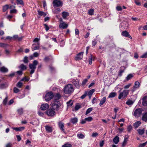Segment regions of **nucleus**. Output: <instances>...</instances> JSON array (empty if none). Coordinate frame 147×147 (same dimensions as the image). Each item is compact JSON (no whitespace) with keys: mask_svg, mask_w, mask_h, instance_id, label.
<instances>
[{"mask_svg":"<svg viewBox=\"0 0 147 147\" xmlns=\"http://www.w3.org/2000/svg\"><path fill=\"white\" fill-rule=\"evenodd\" d=\"M74 88L71 84H68L66 85L63 88L64 93L67 94H71L74 92Z\"/></svg>","mask_w":147,"mask_h":147,"instance_id":"1","label":"nucleus"},{"mask_svg":"<svg viewBox=\"0 0 147 147\" xmlns=\"http://www.w3.org/2000/svg\"><path fill=\"white\" fill-rule=\"evenodd\" d=\"M52 109L56 111H58L61 105V103L58 100H54L51 103Z\"/></svg>","mask_w":147,"mask_h":147,"instance_id":"2","label":"nucleus"},{"mask_svg":"<svg viewBox=\"0 0 147 147\" xmlns=\"http://www.w3.org/2000/svg\"><path fill=\"white\" fill-rule=\"evenodd\" d=\"M38 64V61L37 60H34L32 63L29 64V67L31 69L30 71V74H32L34 72L35 69L36 68V66Z\"/></svg>","mask_w":147,"mask_h":147,"instance_id":"3","label":"nucleus"},{"mask_svg":"<svg viewBox=\"0 0 147 147\" xmlns=\"http://www.w3.org/2000/svg\"><path fill=\"white\" fill-rule=\"evenodd\" d=\"M129 90H124L123 91L120 93L118 97V98L119 99L121 98H124L129 94Z\"/></svg>","mask_w":147,"mask_h":147,"instance_id":"4","label":"nucleus"},{"mask_svg":"<svg viewBox=\"0 0 147 147\" xmlns=\"http://www.w3.org/2000/svg\"><path fill=\"white\" fill-rule=\"evenodd\" d=\"M53 3L55 8L56 7H61L63 5L62 2L59 0H54Z\"/></svg>","mask_w":147,"mask_h":147,"instance_id":"5","label":"nucleus"},{"mask_svg":"<svg viewBox=\"0 0 147 147\" xmlns=\"http://www.w3.org/2000/svg\"><path fill=\"white\" fill-rule=\"evenodd\" d=\"M142 111L143 110L141 108L136 109L134 112V115L136 118L139 117L141 115Z\"/></svg>","mask_w":147,"mask_h":147,"instance_id":"6","label":"nucleus"},{"mask_svg":"<svg viewBox=\"0 0 147 147\" xmlns=\"http://www.w3.org/2000/svg\"><path fill=\"white\" fill-rule=\"evenodd\" d=\"M54 96L53 93L50 92H48L46 94L45 98V100L48 101L53 98Z\"/></svg>","mask_w":147,"mask_h":147,"instance_id":"7","label":"nucleus"},{"mask_svg":"<svg viewBox=\"0 0 147 147\" xmlns=\"http://www.w3.org/2000/svg\"><path fill=\"white\" fill-rule=\"evenodd\" d=\"M140 86V83L138 81H136L134 83V86L131 88V90L133 92L136 89H138Z\"/></svg>","mask_w":147,"mask_h":147,"instance_id":"8","label":"nucleus"},{"mask_svg":"<svg viewBox=\"0 0 147 147\" xmlns=\"http://www.w3.org/2000/svg\"><path fill=\"white\" fill-rule=\"evenodd\" d=\"M72 83L77 88L79 89L80 86V84H79V80L77 79L75 80L73 79L72 81Z\"/></svg>","mask_w":147,"mask_h":147,"instance_id":"9","label":"nucleus"},{"mask_svg":"<svg viewBox=\"0 0 147 147\" xmlns=\"http://www.w3.org/2000/svg\"><path fill=\"white\" fill-rule=\"evenodd\" d=\"M61 22L60 24L59 27L60 28L62 29H65L67 28L68 26V24L65 22H63L62 20H61Z\"/></svg>","mask_w":147,"mask_h":147,"instance_id":"10","label":"nucleus"},{"mask_svg":"<svg viewBox=\"0 0 147 147\" xmlns=\"http://www.w3.org/2000/svg\"><path fill=\"white\" fill-rule=\"evenodd\" d=\"M58 125L60 130L64 133L65 134H66L65 131L64 129V124L61 122H59L58 123Z\"/></svg>","mask_w":147,"mask_h":147,"instance_id":"11","label":"nucleus"},{"mask_svg":"<svg viewBox=\"0 0 147 147\" xmlns=\"http://www.w3.org/2000/svg\"><path fill=\"white\" fill-rule=\"evenodd\" d=\"M47 114L49 116H53L55 115V112L54 110L51 109H49L46 112Z\"/></svg>","mask_w":147,"mask_h":147,"instance_id":"12","label":"nucleus"},{"mask_svg":"<svg viewBox=\"0 0 147 147\" xmlns=\"http://www.w3.org/2000/svg\"><path fill=\"white\" fill-rule=\"evenodd\" d=\"M49 107V105L48 104H43L41 106L40 109L44 111L47 109Z\"/></svg>","mask_w":147,"mask_h":147,"instance_id":"13","label":"nucleus"},{"mask_svg":"<svg viewBox=\"0 0 147 147\" xmlns=\"http://www.w3.org/2000/svg\"><path fill=\"white\" fill-rule=\"evenodd\" d=\"M142 104L144 106H147V96L144 97L142 99Z\"/></svg>","mask_w":147,"mask_h":147,"instance_id":"14","label":"nucleus"},{"mask_svg":"<svg viewBox=\"0 0 147 147\" xmlns=\"http://www.w3.org/2000/svg\"><path fill=\"white\" fill-rule=\"evenodd\" d=\"M84 53L83 52H80L78 54L76 57L75 58L76 60H79L83 58V55Z\"/></svg>","mask_w":147,"mask_h":147,"instance_id":"15","label":"nucleus"},{"mask_svg":"<svg viewBox=\"0 0 147 147\" xmlns=\"http://www.w3.org/2000/svg\"><path fill=\"white\" fill-rule=\"evenodd\" d=\"M39 45V42H38V43H37V46H34L35 44H33L32 47V51H34L35 50L38 49L40 47Z\"/></svg>","mask_w":147,"mask_h":147,"instance_id":"16","label":"nucleus"},{"mask_svg":"<svg viewBox=\"0 0 147 147\" xmlns=\"http://www.w3.org/2000/svg\"><path fill=\"white\" fill-rule=\"evenodd\" d=\"M121 34L122 36L125 37H128L129 38H131V37L129 34V33L126 31H123L121 33Z\"/></svg>","mask_w":147,"mask_h":147,"instance_id":"17","label":"nucleus"},{"mask_svg":"<svg viewBox=\"0 0 147 147\" xmlns=\"http://www.w3.org/2000/svg\"><path fill=\"white\" fill-rule=\"evenodd\" d=\"M141 119L144 121L146 122L147 121V112L143 114Z\"/></svg>","mask_w":147,"mask_h":147,"instance_id":"18","label":"nucleus"},{"mask_svg":"<svg viewBox=\"0 0 147 147\" xmlns=\"http://www.w3.org/2000/svg\"><path fill=\"white\" fill-rule=\"evenodd\" d=\"M18 67L22 71L26 70L27 69L26 66L23 64H21Z\"/></svg>","mask_w":147,"mask_h":147,"instance_id":"19","label":"nucleus"},{"mask_svg":"<svg viewBox=\"0 0 147 147\" xmlns=\"http://www.w3.org/2000/svg\"><path fill=\"white\" fill-rule=\"evenodd\" d=\"M134 76L133 74H130L128 75L125 80V81H128L131 79Z\"/></svg>","mask_w":147,"mask_h":147,"instance_id":"20","label":"nucleus"},{"mask_svg":"<svg viewBox=\"0 0 147 147\" xmlns=\"http://www.w3.org/2000/svg\"><path fill=\"white\" fill-rule=\"evenodd\" d=\"M62 16L64 19H65L66 17L69 16V13L67 12L63 11L62 13Z\"/></svg>","mask_w":147,"mask_h":147,"instance_id":"21","label":"nucleus"},{"mask_svg":"<svg viewBox=\"0 0 147 147\" xmlns=\"http://www.w3.org/2000/svg\"><path fill=\"white\" fill-rule=\"evenodd\" d=\"M113 141L115 144H117L119 141V137L116 136L113 138Z\"/></svg>","mask_w":147,"mask_h":147,"instance_id":"22","label":"nucleus"},{"mask_svg":"<svg viewBox=\"0 0 147 147\" xmlns=\"http://www.w3.org/2000/svg\"><path fill=\"white\" fill-rule=\"evenodd\" d=\"M78 121V119L77 118L75 117L72 118L70 120V121L73 124L76 123Z\"/></svg>","mask_w":147,"mask_h":147,"instance_id":"23","label":"nucleus"},{"mask_svg":"<svg viewBox=\"0 0 147 147\" xmlns=\"http://www.w3.org/2000/svg\"><path fill=\"white\" fill-rule=\"evenodd\" d=\"M38 14L40 16H43L45 17L47 15L46 13L44 12L39 11V10L38 11Z\"/></svg>","mask_w":147,"mask_h":147,"instance_id":"24","label":"nucleus"},{"mask_svg":"<svg viewBox=\"0 0 147 147\" xmlns=\"http://www.w3.org/2000/svg\"><path fill=\"white\" fill-rule=\"evenodd\" d=\"M140 122L139 121H137L134 124V127L135 128H137L140 126Z\"/></svg>","mask_w":147,"mask_h":147,"instance_id":"25","label":"nucleus"},{"mask_svg":"<svg viewBox=\"0 0 147 147\" xmlns=\"http://www.w3.org/2000/svg\"><path fill=\"white\" fill-rule=\"evenodd\" d=\"M13 129L16 131H20L23 130L24 129V127H14Z\"/></svg>","mask_w":147,"mask_h":147,"instance_id":"26","label":"nucleus"},{"mask_svg":"<svg viewBox=\"0 0 147 147\" xmlns=\"http://www.w3.org/2000/svg\"><path fill=\"white\" fill-rule=\"evenodd\" d=\"M0 71L2 72H5L8 71V69L6 68L3 67L0 68Z\"/></svg>","mask_w":147,"mask_h":147,"instance_id":"27","label":"nucleus"},{"mask_svg":"<svg viewBox=\"0 0 147 147\" xmlns=\"http://www.w3.org/2000/svg\"><path fill=\"white\" fill-rule=\"evenodd\" d=\"M8 45V44L0 42V47L6 48Z\"/></svg>","mask_w":147,"mask_h":147,"instance_id":"28","label":"nucleus"},{"mask_svg":"<svg viewBox=\"0 0 147 147\" xmlns=\"http://www.w3.org/2000/svg\"><path fill=\"white\" fill-rule=\"evenodd\" d=\"M116 95V94L115 92H111L109 94L108 97L109 98H113L115 97Z\"/></svg>","mask_w":147,"mask_h":147,"instance_id":"29","label":"nucleus"},{"mask_svg":"<svg viewBox=\"0 0 147 147\" xmlns=\"http://www.w3.org/2000/svg\"><path fill=\"white\" fill-rule=\"evenodd\" d=\"M45 128L46 130L49 132H51L52 131V129L51 127L49 126H45Z\"/></svg>","mask_w":147,"mask_h":147,"instance_id":"30","label":"nucleus"},{"mask_svg":"<svg viewBox=\"0 0 147 147\" xmlns=\"http://www.w3.org/2000/svg\"><path fill=\"white\" fill-rule=\"evenodd\" d=\"M106 101V97H104L100 101V106H101Z\"/></svg>","mask_w":147,"mask_h":147,"instance_id":"31","label":"nucleus"},{"mask_svg":"<svg viewBox=\"0 0 147 147\" xmlns=\"http://www.w3.org/2000/svg\"><path fill=\"white\" fill-rule=\"evenodd\" d=\"M9 8V6L8 5H6L3 6V12L6 11Z\"/></svg>","mask_w":147,"mask_h":147,"instance_id":"32","label":"nucleus"},{"mask_svg":"<svg viewBox=\"0 0 147 147\" xmlns=\"http://www.w3.org/2000/svg\"><path fill=\"white\" fill-rule=\"evenodd\" d=\"M61 98V95L59 94H57L54 97V100H58Z\"/></svg>","mask_w":147,"mask_h":147,"instance_id":"33","label":"nucleus"},{"mask_svg":"<svg viewBox=\"0 0 147 147\" xmlns=\"http://www.w3.org/2000/svg\"><path fill=\"white\" fill-rule=\"evenodd\" d=\"M137 131L139 134L140 135L143 134L144 132V129H139Z\"/></svg>","mask_w":147,"mask_h":147,"instance_id":"34","label":"nucleus"},{"mask_svg":"<svg viewBox=\"0 0 147 147\" xmlns=\"http://www.w3.org/2000/svg\"><path fill=\"white\" fill-rule=\"evenodd\" d=\"M17 111L18 113L21 115L23 114V109L22 108H20L18 109L17 110Z\"/></svg>","mask_w":147,"mask_h":147,"instance_id":"35","label":"nucleus"},{"mask_svg":"<svg viewBox=\"0 0 147 147\" xmlns=\"http://www.w3.org/2000/svg\"><path fill=\"white\" fill-rule=\"evenodd\" d=\"M127 138H125L123 142V143L122 144V146L123 147H124L127 144Z\"/></svg>","mask_w":147,"mask_h":147,"instance_id":"36","label":"nucleus"},{"mask_svg":"<svg viewBox=\"0 0 147 147\" xmlns=\"http://www.w3.org/2000/svg\"><path fill=\"white\" fill-rule=\"evenodd\" d=\"M94 91L95 90L94 89H92L90 90L88 93V95L91 96L93 93L94 92Z\"/></svg>","mask_w":147,"mask_h":147,"instance_id":"37","label":"nucleus"},{"mask_svg":"<svg viewBox=\"0 0 147 147\" xmlns=\"http://www.w3.org/2000/svg\"><path fill=\"white\" fill-rule=\"evenodd\" d=\"M92 110V108H90L88 109L86 111V115H87L90 113Z\"/></svg>","mask_w":147,"mask_h":147,"instance_id":"38","label":"nucleus"},{"mask_svg":"<svg viewBox=\"0 0 147 147\" xmlns=\"http://www.w3.org/2000/svg\"><path fill=\"white\" fill-rule=\"evenodd\" d=\"M23 84L22 82H19L17 84L16 86L19 88H21Z\"/></svg>","mask_w":147,"mask_h":147,"instance_id":"39","label":"nucleus"},{"mask_svg":"<svg viewBox=\"0 0 147 147\" xmlns=\"http://www.w3.org/2000/svg\"><path fill=\"white\" fill-rule=\"evenodd\" d=\"M77 136L80 139H83L84 137V135L81 134H77Z\"/></svg>","mask_w":147,"mask_h":147,"instance_id":"40","label":"nucleus"},{"mask_svg":"<svg viewBox=\"0 0 147 147\" xmlns=\"http://www.w3.org/2000/svg\"><path fill=\"white\" fill-rule=\"evenodd\" d=\"M94 9H90L88 11V14L90 15H92L93 14Z\"/></svg>","mask_w":147,"mask_h":147,"instance_id":"41","label":"nucleus"},{"mask_svg":"<svg viewBox=\"0 0 147 147\" xmlns=\"http://www.w3.org/2000/svg\"><path fill=\"white\" fill-rule=\"evenodd\" d=\"M131 86V83H129L128 84L124 86V88L125 89H127L129 88Z\"/></svg>","mask_w":147,"mask_h":147,"instance_id":"42","label":"nucleus"},{"mask_svg":"<svg viewBox=\"0 0 147 147\" xmlns=\"http://www.w3.org/2000/svg\"><path fill=\"white\" fill-rule=\"evenodd\" d=\"M85 119L86 121H91L93 120V119L92 117H90L87 118H85Z\"/></svg>","mask_w":147,"mask_h":147,"instance_id":"43","label":"nucleus"},{"mask_svg":"<svg viewBox=\"0 0 147 147\" xmlns=\"http://www.w3.org/2000/svg\"><path fill=\"white\" fill-rule=\"evenodd\" d=\"M7 99H8V96H7L5 98V99L3 100V103L4 105H6L7 103Z\"/></svg>","mask_w":147,"mask_h":147,"instance_id":"44","label":"nucleus"},{"mask_svg":"<svg viewBox=\"0 0 147 147\" xmlns=\"http://www.w3.org/2000/svg\"><path fill=\"white\" fill-rule=\"evenodd\" d=\"M13 90L14 92L16 93H18L20 91V90L16 87H14Z\"/></svg>","mask_w":147,"mask_h":147,"instance_id":"45","label":"nucleus"},{"mask_svg":"<svg viewBox=\"0 0 147 147\" xmlns=\"http://www.w3.org/2000/svg\"><path fill=\"white\" fill-rule=\"evenodd\" d=\"M67 106L68 107L71 106L73 104V103L72 102L71 100H70L68 102H67Z\"/></svg>","mask_w":147,"mask_h":147,"instance_id":"46","label":"nucleus"},{"mask_svg":"<svg viewBox=\"0 0 147 147\" xmlns=\"http://www.w3.org/2000/svg\"><path fill=\"white\" fill-rule=\"evenodd\" d=\"M147 143V142H146L143 143L142 144H139V147H143L145 146Z\"/></svg>","mask_w":147,"mask_h":147,"instance_id":"47","label":"nucleus"},{"mask_svg":"<svg viewBox=\"0 0 147 147\" xmlns=\"http://www.w3.org/2000/svg\"><path fill=\"white\" fill-rule=\"evenodd\" d=\"M17 4H20V5H23V2L22 0H17Z\"/></svg>","mask_w":147,"mask_h":147,"instance_id":"48","label":"nucleus"},{"mask_svg":"<svg viewBox=\"0 0 147 147\" xmlns=\"http://www.w3.org/2000/svg\"><path fill=\"white\" fill-rule=\"evenodd\" d=\"M88 81V80L87 79H84L82 82V85H85L86 84Z\"/></svg>","mask_w":147,"mask_h":147,"instance_id":"49","label":"nucleus"},{"mask_svg":"<svg viewBox=\"0 0 147 147\" xmlns=\"http://www.w3.org/2000/svg\"><path fill=\"white\" fill-rule=\"evenodd\" d=\"M98 134L97 132H94L92 133V136L93 137H95L98 135Z\"/></svg>","mask_w":147,"mask_h":147,"instance_id":"50","label":"nucleus"},{"mask_svg":"<svg viewBox=\"0 0 147 147\" xmlns=\"http://www.w3.org/2000/svg\"><path fill=\"white\" fill-rule=\"evenodd\" d=\"M141 58H147V52H146L144 54L142 55L141 56Z\"/></svg>","mask_w":147,"mask_h":147,"instance_id":"51","label":"nucleus"},{"mask_svg":"<svg viewBox=\"0 0 147 147\" xmlns=\"http://www.w3.org/2000/svg\"><path fill=\"white\" fill-rule=\"evenodd\" d=\"M132 129V127L131 125L129 126L127 128V131L128 132H130Z\"/></svg>","mask_w":147,"mask_h":147,"instance_id":"52","label":"nucleus"},{"mask_svg":"<svg viewBox=\"0 0 147 147\" xmlns=\"http://www.w3.org/2000/svg\"><path fill=\"white\" fill-rule=\"evenodd\" d=\"M17 10L16 9H13L11 10L10 11V13H17Z\"/></svg>","mask_w":147,"mask_h":147,"instance_id":"53","label":"nucleus"},{"mask_svg":"<svg viewBox=\"0 0 147 147\" xmlns=\"http://www.w3.org/2000/svg\"><path fill=\"white\" fill-rule=\"evenodd\" d=\"M65 45V42L64 40H63L61 41L60 43V46L61 47H63Z\"/></svg>","mask_w":147,"mask_h":147,"instance_id":"54","label":"nucleus"},{"mask_svg":"<svg viewBox=\"0 0 147 147\" xmlns=\"http://www.w3.org/2000/svg\"><path fill=\"white\" fill-rule=\"evenodd\" d=\"M24 62L25 63H27L28 61V58L26 57H24Z\"/></svg>","mask_w":147,"mask_h":147,"instance_id":"55","label":"nucleus"},{"mask_svg":"<svg viewBox=\"0 0 147 147\" xmlns=\"http://www.w3.org/2000/svg\"><path fill=\"white\" fill-rule=\"evenodd\" d=\"M116 9L118 11H121L122 10L121 7L119 6H117L116 7Z\"/></svg>","mask_w":147,"mask_h":147,"instance_id":"56","label":"nucleus"},{"mask_svg":"<svg viewBox=\"0 0 147 147\" xmlns=\"http://www.w3.org/2000/svg\"><path fill=\"white\" fill-rule=\"evenodd\" d=\"M97 43V41L96 39H94L92 41V45L93 46H95Z\"/></svg>","mask_w":147,"mask_h":147,"instance_id":"57","label":"nucleus"},{"mask_svg":"<svg viewBox=\"0 0 147 147\" xmlns=\"http://www.w3.org/2000/svg\"><path fill=\"white\" fill-rule=\"evenodd\" d=\"M71 145L69 144H64L62 146V147H71Z\"/></svg>","mask_w":147,"mask_h":147,"instance_id":"58","label":"nucleus"},{"mask_svg":"<svg viewBox=\"0 0 147 147\" xmlns=\"http://www.w3.org/2000/svg\"><path fill=\"white\" fill-rule=\"evenodd\" d=\"M80 108V106L79 105H76L75 108V109L76 111L78 110Z\"/></svg>","mask_w":147,"mask_h":147,"instance_id":"59","label":"nucleus"},{"mask_svg":"<svg viewBox=\"0 0 147 147\" xmlns=\"http://www.w3.org/2000/svg\"><path fill=\"white\" fill-rule=\"evenodd\" d=\"M50 59V58H49V57H45V58L44 59V61H45L47 62V61H48Z\"/></svg>","mask_w":147,"mask_h":147,"instance_id":"60","label":"nucleus"},{"mask_svg":"<svg viewBox=\"0 0 147 147\" xmlns=\"http://www.w3.org/2000/svg\"><path fill=\"white\" fill-rule=\"evenodd\" d=\"M22 71L20 70L17 71L16 72L18 75H22L23 74Z\"/></svg>","mask_w":147,"mask_h":147,"instance_id":"61","label":"nucleus"},{"mask_svg":"<svg viewBox=\"0 0 147 147\" xmlns=\"http://www.w3.org/2000/svg\"><path fill=\"white\" fill-rule=\"evenodd\" d=\"M124 71L123 70H120L119 73V75L120 76H121L122 75V73H123Z\"/></svg>","mask_w":147,"mask_h":147,"instance_id":"62","label":"nucleus"},{"mask_svg":"<svg viewBox=\"0 0 147 147\" xmlns=\"http://www.w3.org/2000/svg\"><path fill=\"white\" fill-rule=\"evenodd\" d=\"M44 26L45 28V30L46 31H48L49 29V28L48 26L46 24H44Z\"/></svg>","mask_w":147,"mask_h":147,"instance_id":"63","label":"nucleus"},{"mask_svg":"<svg viewBox=\"0 0 147 147\" xmlns=\"http://www.w3.org/2000/svg\"><path fill=\"white\" fill-rule=\"evenodd\" d=\"M39 55L38 53L37 52H35L33 53V56L35 57H37L39 56Z\"/></svg>","mask_w":147,"mask_h":147,"instance_id":"64","label":"nucleus"}]
</instances>
